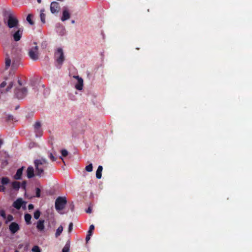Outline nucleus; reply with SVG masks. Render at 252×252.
Here are the masks:
<instances>
[{"label":"nucleus","mask_w":252,"mask_h":252,"mask_svg":"<svg viewBox=\"0 0 252 252\" xmlns=\"http://www.w3.org/2000/svg\"><path fill=\"white\" fill-rule=\"evenodd\" d=\"M6 83L5 81L2 82L0 84V93L1 94L6 93L7 92L9 91L13 87V83L12 82H10L8 84V86L5 90H1V89L3 88L6 86Z\"/></svg>","instance_id":"nucleus-8"},{"label":"nucleus","mask_w":252,"mask_h":252,"mask_svg":"<svg viewBox=\"0 0 252 252\" xmlns=\"http://www.w3.org/2000/svg\"><path fill=\"white\" fill-rule=\"evenodd\" d=\"M102 169H103L102 166L101 165H99L97 168V169L96 171V177L97 179H99L101 178V176H102L101 173H102Z\"/></svg>","instance_id":"nucleus-18"},{"label":"nucleus","mask_w":252,"mask_h":252,"mask_svg":"<svg viewBox=\"0 0 252 252\" xmlns=\"http://www.w3.org/2000/svg\"><path fill=\"white\" fill-rule=\"evenodd\" d=\"M14 252H18L17 250H16Z\"/></svg>","instance_id":"nucleus-46"},{"label":"nucleus","mask_w":252,"mask_h":252,"mask_svg":"<svg viewBox=\"0 0 252 252\" xmlns=\"http://www.w3.org/2000/svg\"><path fill=\"white\" fill-rule=\"evenodd\" d=\"M73 229V223L70 222L68 226V232H71Z\"/></svg>","instance_id":"nucleus-37"},{"label":"nucleus","mask_w":252,"mask_h":252,"mask_svg":"<svg viewBox=\"0 0 252 252\" xmlns=\"http://www.w3.org/2000/svg\"><path fill=\"white\" fill-rule=\"evenodd\" d=\"M11 187L13 189L17 191L20 188V183L17 181H14L11 184Z\"/></svg>","instance_id":"nucleus-19"},{"label":"nucleus","mask_w":252,"mask_h":252,"mask_svg":"<svg viewBox=\"0 0 252 252\" xmlns=\"http://www.w3.org/2000/svg\"><path fill=\"white\" fill-rule=\"evenodd\" d=\"M60 10L59 3L56 1L51 2L50 5V10L52 13L55 14L58 13Z\"/></svg>","instance_id":"nucleus-10"},{"label":"nucleus","mask_w":252,"mask_h":252,"mask_svg":"<svg viewBox=\"0 0 252 252\" xmlns=\"http://www.w3.org/2000/svg\"><path fill=\"white\" fill-rule=\"evenodd\" d=\"M41 126L40 122H37L34 125V128L35 129V132L37 133L39 131V129Z\"/></svg>","instance_id":"nucleus-25"},{"label":"nucleus","mask_w":252,"mask_h":252,"mask_svg":"<svg viewBox=\"0 0 252 252\" xmlns=\"http://www.w3.org/2000/svg\"><path fill=\"white\" fill-rule=\"evenodd\" d=\"M25 220L27 224L31 223L32 216L29 214H26L24 216Z\"/></svg>","instance_id":"nucleus-21"},{"label":"nucleus","mask_w":252,"mask_h":252,"mask_svg":"<svg viewBox=\"0 0 252 252\" xmlns=\"http://www.w3.org/2000/svg\"><path fill=\"white\" fill-rule=\"evenodd\" d=\"M18 84H19V87H18V88H23V87H22V83H21V81H20V80H18Z\"/></svg>","instance_id":"nucleus-43"},{"label":"nucleus","mask_w":252,"mask_h":252,"mask_svg":"<svg viewBox=\"0 0 252 252\" xmlns=\"http://www.w3.org/2000/svg\"><path fill=\"white\" fill-rule=\"evenodd\" d=\"M5 190V188L4 187L3 185H0V192H4Z\"/></svg>","instance_id":"nucleus-38"},{"label":"nucleus","mask_w":252,"mask_h":252,"mask_svg":"<svg viewBox=\"0 0 252 252\" xmlns=\"http://www.w3.org/2000/svg\"><path fill=\"white\" fill-rule=\"evenodd\" d=\"M32 15L31 14H29L27 17V21L31 24V25H33L34 23L32 20Z\"/></svg>","instance_id":"nucleus-26"},{"label":"nucleus","mask_w":252,"mask_h":252,"mask_svg":"<svg viewBox=\"0 0 252 252\" xmlns=\"http://www.w3.org/2000/svg\"><path fill=\"white\" fill-rule=\"evenodd\" d=\"M94 229V226L93 224H92L90 226L89 230L88 232V234H89V235H92L93 233V231Z\"/></svg>","instance_id":"nucleus-30"},{"label":"nucleus","mask_w":252,"mask_h":252,"mask_svg":"<svg viewBox=\"0 0 252 252\" xmlns=\"http://www.w3.org/2000/svg\"><path fill=\"white\" fill-rule=\"evenodd\" d=\"M32 252H41L39 247L37 246H34L32 248Z\"/></svg>","instance_id":"nucleus-31"},{"label":"nucleus","mask_w":252,"mask_h":252,"mask_svg":"<svg viewBox=\"0 0 252 252\" xmlns=\"http://www.w3.org/2000/svg\"><path fill=\"white\" fill-rule=\"evenodd\" d=\"M67 203L65 197H58L55 201V208L57 211H59L63 210Z\"/></svg>","instance_id":"nucleus-4"},{"label":"nucleus","mask_w":252,"mask_h":252,"mask_svg":"<svg viewBox=\"0 0 252 252\" xmlns=\"http://www.w3.org/2000/svg\"><path fill=\"white\" fill-rule=\"evenodd\" d=\"M1 182L2 185L4 186L9 183V179L7 177H2Z\"/></svg>","instance_id":"nucleus-24"},{"label":"nucleus","mask_w":252,"mask_h":252,"mask_svg":"<svg viewBox=\"0 0 252 252\" xmlns=\"http://www.w3.org/2000/svg\"><path fill=\"white\" fill-rule=\"evenodd\" d=\"M23 29L22 28H19L15 30H12L10 32V34L14 41H19L23 35Z\"/></svg>","instance_id":"nucleus-3"},{"label":"nucleus","mask_w":252,"mask_h":252,"mask_svg":"<svg viewBox=\"0 0 252 252\" xmlns=\"http://www.w3.org/2000/svg\"><path fill=\"white\" fill-rule=\"evenodd\" d=\"M44 11V9L41 10L40 13V20L43 24L45 23V14L43 13Z\"/></svg>","instance_id":"nucleus-23"},{"label":"nucleus","mask_w":252,"mask_h":252,"mask_svg":"<svg viewBox=\"0 0 252 252\" xmlns=\"http://www.w3.org/2000/svg\"><path fill=\"white\" fill-rule=\"evenodd\" d=\"M74 77L77 79V83L75 85V88L79 91L82 90L83 86V80L78 76H74Z\"/></svg>","instance_id":"nucleus-12"},{"label":"nucleus","mask_w":252,"mask_h":252,"mask_svg":"<svg viewBox=\"0 0 252 252\" xmlns=\"http://www.w3.org/2000/svg\"><path fill=\"white\" fill-rule=\"evenodd\" d=\"M36 196L39 197L40 196L41 190L39 188H36Z\"/></svg>","instance_id":"nucleus-33"},{"label":"nucleus","mask_w":252,"mask_h":252,"mask_svg":"<svg viewBox=\"0 0 252 252\" xmlns=\"http://www.w3.org/2000/svg\"><path fill=\"white\" fill-rule=\"evenodd\" d=\"M91 235H89V234H88L86 237V241L87 243L90 239V237Z\"/></svg>","instance_id":"nucleus-40"},{"label":"nucleus","mask_w":252,"mask_h":252,"mask_svg":"<svg viewBox=\"0 0 252 252\" xmlns=\"http://www.w3.org/2000/svg\"><path fill=\"white\" fill-rule=\"evenodd\" d=\"M70 17V14L67 9H64L63 11V16L61 18L62 21H66Z\"/></svg>","instance_id":"nucleus-14"},{"label":"nucleus","mask_w":252,"mask_h":252,"mask_svg":"<svg viewBox=\"0 0 252 252\" xmlns=\"http://www.w3.org/2000/svg\"><path fill=\"white\" fill-rule=\"evenodd\" d=\"M70 247V242L68 241L63 248L62 252H69Z\"/></svg>","instance_id":"nucleus-20"},{"label":"nucleus","mask_w":252,"mask_h":252,"mask_svg":"<svg viewBox=\"0 0 252 252\" xmlns=\"http://www.w3.org/2000/svg\"><path fill=\"white\" fill-rule=\"evenodd\" d=\"M0 215L3 218V219H6V214H5V212L4 210H1L0 211Z\"/></svg>","instance_id":"nucleus-35"},{"label":"nucleus","mask_w":252,"mask_h":252,"mask_svg":"<svg viewBox=\"0 0 252 252\" xmlns=\"http://www.w3.org/2000/svg\"><path fill=\"white\" fill-rule=\"evenodd\" d=\"M74 23H75V21L74 20H72L71 21V23L74 24Z\"/></svg>","instance_id":"nucleus-45"},{"label":"nucleus","mask_w":252,"mask_h":252,"mask_svg":"<svg viewBox=\"0 0 252 252\" xmlns=\"http://www.w3.org/2000/svg\"><path fill=\"white\" fill-rule=\"evenodd\" d=\"M63 231V227L62 225H61L57 229V231H56V232L55 234L56 237H59Z\"/></svg>","instance_id":"nucleus-22"},{"label":"nucleus","mask_w":252,"mask_h":252,"mask_svg":"<svg viewBox=\"0 0 252 252\" xmlns=\"http://www.w3.org/2000/svg\"><path fill=\"white\" fill-rule=\"evenodd\" d=\"M44 220H40L37 222L36 228L39 231H42L45 228Z\"/></svg>","instance_id":"nucleus-13"},{"label":"nucleus","mask_w":252,"mask_h":252,"mask_svg":"<svg viewBox=\"0 0 252 252\" xmlns=\"http://www.w3.org/2000/svg\"><path fill=\"white\" fill-rule=\"evenodd\" d=\"M86 212L87 213H91L92 212V209L91 207H89L86 210Z\"/></svg>","instance_id":"nucleus-42"},{"label":"nucleus","mask_w":252,"mask_h":252,"mask_svg":"<svg viewBox=\"0 0 252 252\" xmlns=\"http://www.w3.org/2000/svg\"><path fill=\"white\" fill-rule=\"evenodd\" d=\"M62 156L63 157H66L68 155V152L65 149H63L61 151Z\"/></svg>","instance_id":"nucleus-34"},{"label":"nucleus","mask_w":252,"mask_h":252,"mask_svg":"<svg viewBox=\"0 0 252 252\" xmlns=\"http://www.w3.org/2000/svg\"><path fill=\"white\" fill-rule=\"evenodd\" d=\"M9 229L10 233L14 234L19 230V225L16 222H12L9 225Z\"/></svg>","instance_id":"nucleus-9"},{"label":"nucleus","mask_w":252,"mask_h":252,"mask_svg":"<svg viewBox=\"0 0 252 252\" xmlns=\"http://www.w3.org/2000/svg\"><path fill=\"white\" fill-rule=\"evenodd\" d=\"M9 29H13L15 30L16 29L20 28L19 22L18 19L14 17L12 14H10L8 16V19L6 23H5Z\"/></svg>","instance_id":"nucleus-2"},{"label":"nucleus","mask_w":252,"mask_h":252,"mask_svg":"<svg viewBox=\"0 0 252 252\" xmlns=\"http://www.w3.org/2000/svg\"><path fill=\"white\" fill-rule=\"evenodd\" d=\"M33 208H34V206L32 204H30L28 205L29 210H32L33 209Z\"/></svg>","instance_id":"nucleus-41"},{"label":"nucleus","mask_w":252,"mask_h":252,"mask_svg":"<svg viewBox=\"0 0 252 252\" xmlns=\"http://www.w3.org/2000/svg\"><path fill=\"white\" fill-rule=\"evenodd\" d=\"M24 167H22L19 169H18L17 170L16 173L14 176V178L15 180H20L21 178L22 173H23V170Z\"/></svg>","instance_id":"nucleus-15"},{"label":"nucleus","mask_w":252,"mask_h":252,"mask_svg":"<svg viewBox=\"0 0 252 252\" xmlns=\"http://www.w3.org/2000/svg\"><path fill=\"white\" fill-rule=\"evenodd\" d=\"M34 44L35 46L29 50V56L32 60L36 61L39 58L38 47L36 42H34Z\"/></svg>","instance_id":"nucleus-5"},{"label":"nucleus","mask_w":252,"mask_h":252,"mask_svg":"<svg viewBox=\"0 0 252 252\" xmlns=\"http://www.w3.org/2000/svg\"><path fill=\"white\" fill-rule=\"evenodd\" d=\"M28 91L26 88L17 87L14 90L15 96L18 99H22L26 96Z\"/></svg>","instance_id":"nucleus-6"},{"label":"nucleus","mask_w":252,"mask_h":252,"mask_svg":"<svg viewBox=\"0 0 252 252\" xmlns=\"http://www.w3.org/2000/svg\"><path fill=\"white\" fill-rule=\"evenodd\" d=\"M40 214H41L39 210H36L34 213L33 216H34V219H36V220L38 219L39 218V217H40Z\"/></svg>","instance_id":"nucleus-29"},{"label":"nucleus","mask_w":252,"mask_h":252,"mask_svg":"<svg viewBox=\"0 0 252 252\" xmlns=\"http://www.w3.org/2000/svg\"><path fill=\"white\" fill-rule=\"evenodd\" d=\"M26 202L23 201L21 198H18L12 204L13 207L17 210H19L23 204H25Z\"/></svg>","instance_id":"nucleus-11"},{"label":"nucleus","mask_w":252,"mask_h":252,"mask_svg":"<svg viewBox=\"0 0 252 252\" xmlns=\"http://www.w3.org/2000/svg\"><path fill=\"white\" fill-rule=\"evenodd\" d=\"M36 175L41 177L44 173V169L48 164L47 160L43 158L35 159L34 161Z\"/></svg>","instance_id":"nucleus-1"},{"label":"nucleus","mask_w":252,"mask_h":252,"mask_svg":"<svg viewBox=\"0 0 252 252\" xmlns=\"http://www.w3.org/2000/svg\"><path fill=\"white\" fill-rule=\"evenodd\" d=\"M93 164L92 163H90L88 165L86 166L85 170L87 172H90L93 171Z\"/></svg>","instance_id":"nucleus-27"},{"label":"nucleus","mask_w":252,"mask_h":252,"mask_svg":"<svg viewBox=\"0 0 252 252\" xmlns=\"http://www.w3.org/2000/svg\"><path fill=\"white\" fill-rule=\"evenodd\" d=\"M27 177L28 178H31L34 176V169L32 166H29L27 170Z\"/></svg>","instance_id":"nucleus-16"},{"label":"nucleus","mask_w":252,"mask_h":252,"mask_svg":"<svg viewBox=\"0 0 252 252\" xmlns=\"http://www.w3.org/2000/svg\"><path fill=\"white\" fill-rule=\"evenodd\" d=\"M49 158L52 161H55L57 159V158L54 156V155L52 153H50L49 154Z\"/></svg>","instance_id":"nucleus-32"},{"label":"nucleus","mask_w":252,"mask_h":252,"mask_svg":"<svg viewBox=\"0 0 252 252\" xmlns=\"http://www.w3.org/2000/svg\"><path fill=\"white\" fill-rule=\"evenodd\" d=\"M37 1L39 3H40L41 2V0H37Z\"/></svg>","instance_id":"nucleus-44"},{"label":"nucleus","mask_w":252,"mask_h":252,"mask_svg":"<svg viewBox=\"0 0 252 252\" xmlns=\"http://www.w3.org/2000/svg\"><path fill=\"white\" fill-rule=\"evenodd\" d=\"M56 61L59 64H62L64 61V55L62 48H58L55 54Z\"/></svg>","instance_id":"nucleus-7"},{"label":"nucleus","mask_w":252,"mask_h":252,"mask_svg":"<svg viewBox=\"0 0 252 252\" xmlns=\"http://www.w3.org/2000/svg\"><path fill=\"white\" fill-rule=\"evenodd\" d=\"M11 61L8 54L5 55V68L7 69L11 65Z\"/></svg>","instance_id":"nucleus-17"},{"label":"nucleus","mask_w":252,"mask_h":252,"mask_svg":"<svg viewBox=\"0 0 252 252\" xmlns=\"http://www.w3.org/2000/svg\"><path fill=\"white\" fill-rule=\"evenodd\" d=\"M26 182L23 181L21 184V188L23 189H26Z\"/></svg>","instance_id":"nucleus-39"},{"label":"nucleus","mask_w":252,"mask_h":252,"mask_svg":"<svg viewBox=\"0 0 252 252\" xmlns=\"http://www.w3.org/2000/svg\"><path fill=\"white\" fill-rule=\"evenodd\" d=\"M6 220L5 221V223H7L8 222L14 220V218L12 215H8L6 218Z\"/></svg>","instance_id":"nucleus-28"},{"label":"nucleus","mask_w":252,"mask_h":252,"mask_svg":"<svg viewBox=\"0 0 252 252\" xmlns=\"http://www.w3.org/2000/svg\"><path fill=\"white\" fill-rule=\"evenodd\" d=\"M6 120L7 121H13V116L12 115H8L7 118H6Z\"/></svg>","instance_id":"nucleus-36"}]
</instances>
